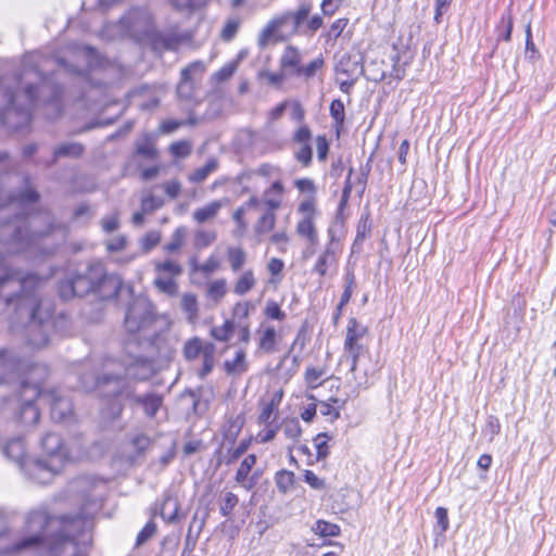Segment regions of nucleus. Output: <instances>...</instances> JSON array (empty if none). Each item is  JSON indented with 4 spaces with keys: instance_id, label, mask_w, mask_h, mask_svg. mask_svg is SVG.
I'll use <instances>...</instances> for the list:
<instances>
[{
    "instance_id": "nucleus-44",
    "label": "nucleus",
    "mask_w": 556,
    "mask_h": 556,
    "mask_svg": "<svg viewBox=\"0 0 556 556\" xmlns=\"http://www.w3.org/2000/svg\"><path fill=\"white\" fill-rule=\"evenodd\" d=\"M281 427L286 438L292 441H296L302 434V428L296 418L286 419Z\"/></svg>"
},
{
    "instance_id": "nucleus-35",
    "label": "nucleus",
    "mask_w": 556,
    "mask_h": 556,
    "mask_svg": "<svg viewBox=\"0 0 556 556\" xmlns=\"http://www.w3.org/2000/svg\"><path fill=\"white\" fill-rule=\"evenodd\" d=\"M276 224V212L265 210L254 226L257 235H265L274 229Z\"/></svg>"
},
{
    "instance_id": "nucleus-63",
    "label": "nucleus",
    "mask_w": 556,
    "mask_h": 556,
    "mask_svg": "<svg viewBox=\"0 0 556 556\" xmlns=\"http://www.w3.org/2000/svg\"><path fill=\"white\" fill-rule=\"evenodd\" d=\"M277 412H278V408L274 406V404H270V403H266L263 408H262V412L260 413L258 415V424H263V425H266V426H270V418L273 416L276 417L277 415Z\"/></svg>"
},
{
    "instance_id": "nucleus-59",
    "label": "nucleus",
    "mask_w": 556,
    "mask_h": 556,
    "mask_svg": "<svg viewBox=\"0 0 556 556\" xmlns=\"http://www.w3.org/2000/svg\"><path fill=\"white\" fill-rule=\"evenodd\" d=\"M237 64L235 62L224 65L219 71L213 75V79L216 83H223L228 80L235 73Z\"/></svg>"
},
{
    "instance_id": "nucleus-31",
    "label": "nucleus",
    "mask_w": 556,
    "mask_h": 556,
    "mask_svg": "<svg viewBox=\"0 0 556 556\" xmlns=\"http://www.w3.org/2000/svg\"><path fill=\"white\" fill-rule=\"evenodd\" d=\"M39 199L38 192L29 186L28 178L25 179V188L18 193H14L10 197L11 203H17L21 206L37 202Z\"/></svg>"
},
{
    "instance_id": "nucleus-4",
    "label": "nucleus",
    "mask_w": 556,
    "mask_h": 556,
    "mask_svg": "<svg viewBox=\"0 0 556 556\" xmlns=\"http://www.w3.org/2000/svg\"><path fill=\"white\" fill-rule=\"evenodd\" d=\"M27 525L30 530H36L37 528L42 530L48 527L55 530L56 533L46 539L41 535L23 539L12 546L1 548V553L10 554L33 546L45 545L51 556H75V536L84 526V520L80 517L48 518L45 513L35 511L28 516Z\"/></svg>"
},
{
    "instance_id": "nucleus-48",
    "label": "nucleus",
    "mask_w": 556,
    "mask_h": 556,
    "mask_svg": "<svg viewBox=\"0 0 556 556\" xmlns=\"http://www.w3.org/2000/svg\"><path fill=\"white\" fill-rule=\"evenodd\" d=\"M232 332H233V324L230 320L225 321L224 325H222L219 327H213L211 329V336L215 340L222 341V342H227L230 339Z\"/></svg>"
},
{
    "instance_id": "nucleus-3",
    "label": "nucleus",
    "mask_w": 556,
    "mask_h": 556,
    "mask_svg": "<svg viewBox=\"0 0 556 556\" xmlns=\"http://www.w3.org/2000/svg\"><path fill=\"white\" fill-rule=\"evenodd\" d=\"M42 282L36 275H23L22 271L5 266L0 254V291H14L5 296L7 306L13 309L16 320L25 325L27 344L34 349L48 344L47 329L53 315L51 305L39 296Z\"/></svg>"
},
{
    "instance_id": "nucleus-57",
    "label": "nucleus",
    "mask_w": 556,
    "mask_h": 556,
    "mask_svg": "<svg viewBox=\"0 0 556 556\" xmlns=\"http://www.w3.org/2000/svg\"><path fill=\"white\" fill-rule=\"evenodd\" d=\"M264 314L266 317L275 320H283L286 318V313L281 311L275 301H267Z\"/></svg>"
},
{
    "instance_id": "nucleus-8",
    "label": "nucleus",
    "mask_w": 556,
    "mask_h": 556,
    "mask_svg": "<svg viewBox=\"0 0 556 556\" xmlns=\"http://www.w3.org/2000/svg\"><path fill=\"white\" fill-rule=\"evenodd\" d=\"M157 319L153 303L146 296H137L129 304L124 326L129 333L144 332L152 328Z\"/></svg>"
},
{
    "instance_id": "nucleus-9",
    "label": "nucleus",
    "mask_w": 556,
    "mask_h": 556,
    "mask_svg": "<svg viewBox=\"0 0 556 556\" xmlns=\"http://www.w3.org/2000/svg\"><path fill=\"white\" fill-rule=\"evenodd\" d=\"M76 285L77 296H84L89 292H96L99 283L109 286L113 290L119 285V277L108 275L102 264L96 263L89 265L84 273L73 276Z\"/></svg>"
},
{
    "instance_id": "nucleus-24",
    "label": "nucleus",
    "mask_w": 556,
    "mask_h": 556,
    "mask_svg": "<svg viewBox=\"0 0 556 556\" xmlns=\"http://www.w3.org/2000/svg\"><path fill=\"white\" fill-rule=\"evenodd\" d=\"M336 263V251L333 249V236L331 237L330 242L326 245L323 253L318 256L317 262L315 264L314 270L320 275L325 276L328 268Z\"/></svg>"
},
{
    "instance_id": "nucleus-62",
    "label": "nucleus",
    "mask_w": 556,
    "mask_h": 556,
    "mask_svg": "<svg viewBox=\"0 0 556 556\" xmlns=\"http://www.w3.org/2000/svg\"><path fill=\"white\" fill-rule=\"evenodd\" d=\"M330 115L337 124H343L344 122V104L341 100H333L330 104Z\"/></svg>"
},
{
    "instance_id": "nucleus-38",
    "label": "nucleus",
    "mask_w": 556,
    "mask_h": 556,
    "mask_svg": "<svg viewBox=\"0 0 556 556\" xmlns=\"http://www.w3.org/2000/svg\"><path fill=\"white\" fill-rule=\"evenodd\" d=\"M255 286L254 274L251 269L245 270L238 279L233 287V292L238 295H243L253 289Z\"/></svg>"
},
{
    "instance_id": "nucleus-1",
    "label": "nucleus",
    "mask_w": 556,
    "mask_h": 556,
    "mask_svg": "<svg viewBox=\"0 0 556 556\" xmlns=\"http://www.w3.org/2000/svg\"><path fill=\"white\" fill-rule=\"evenodd\" d=\"M60 65L68 72H81L71 67L63 59L47 58L40 52L26 54L22 60V70L13 78V86L0 83V96L7 100L2 113V123L14 130L27 126L31 117V109L39 103H53L60 111L58 99L62 89L52 77L46 73H54V66Z\"/></svg>"
},
{
    "instance_id": "nucleus-45",
    "label": "nucleus",
    "mask_w": 556,
    "mask_h": 556,
    "mask_svg": "<svg viewBox=\"0 0 556 556\" xmlns=\"http://www.w3.org/2000/svg\"><path fill=\"white\" fill-rule=\"evenodd\" d=\"M241 26V20L239 17H231L227 20L222 31L220 38L224 41L232 40Z\"/></svg>"
},
{
    "instance_id": "nucleus-12",
    "label": "nucleus",
    "mask_w": 556,
    "mask_h": 556,
    "mask_svg": "<svg viewBox=\"0 0 556 556\" xmlns=\"http://www.w3.org/2000/svg\"><path fill=\"white\" fill-rule=\"evenodd\" d=\"M3 454L7 458L14 462L21 469L27 470L34 478L31 462L26 456V447L21 438L10 440L3 447Z\"/></svg>"
},
{
    "instance_id": "nucleus-26",
    "label": "nucleus",
    "mask_w": 556,
    "mask_h": 556,
    "mask_svg": "<svg viewBox=\"0 0 556 556\" xmlns=\"http://www.w3.org/2000/svg\"><path fill=\"white\" fill-rule=\"evenodd\" d=\"M134 401L143 407L148 417H153L162 405V397L156 394L136 395Z\"/></svg>"
},
{
    "instance_id": "nucleus-29",
    "label": "nucleus",
    "mask_w": 556,
    "mask_h": 556,
    "mask_svg": "<svg viewBox=\"0 0 556 556\" xmlns=\"http://www.w3.org/2000/svg\"><path fill=\"white\" fill-rule=\"evenodd\" d=\"M222 206V201H213L205 206L195 210L192 214V217L199 224L206 223L216 217Z\"/></svg>"
},
{
    "instance_id": "nucleus-36",
    "label": "nucleus",
    "mask_w": 556,
    "mask_h": 556,
    "mask_svg": "<svg viewBox=\"0 0 556 556\" xmlns=\"http://www.w3.org/2000/svg\"><path fill=\"white\" fill-rule=\"evenodd\" d=\"M181 309L187 314L189 321H194L199 316L198 300L193 293H185L180 300Z\"/></svg>"
},
{
    "instance_id": "nucleus-19",
    "label": "nucleus",
    "mask_w": 556,
    "mask_h": 556,
    "mask_svg": "<svg viewBox=\"0 0 556 556\" xmlns=\"http://www.w3.org/2000/svg\"><path fill=\"white\" fill-rule=\"evenodd\" d=\"M255 464L256 456L254 454H250L241 462L236 472V482L242 485L245 490H251L255 484L253 479L248 480L249 473Z\"/></svg>"
},
{
    "instance_id": "nucleus-60",
    "label": "nucleus",
    "mask_w": 556,
    "mask_h": 556,
    "mask_svg": "<svg viewBox=\"0 0 556 556\" xmlns=\"http://www.w3.org/2000/svg\"><path fill=\"white\" fill-rule=\"evenodd\" d=\"M324 64V61L321 59H316L309 62L306 66H300L298 70L296 75L298 76H305V77H312L315 75L317 70H319Z\"/></svg>"
},
{
    "instance_id": "nucleus-2",
    "label": "nucleus",
    "mask_w": 556,
    "mask_h": 556,
    "mask_svg": "<svg viewBox=\"0 0 556 556\" xmlns=\"http://www.w3.org/2000/svg\"><path fill=\"white\" fill-rule=\"evenodd\" d=\"M48 374L46 365L22 359L7 351L0 352V384L20 386L21 397L24 401L22 421H29L33 425L38 422L40 413L34 404L37 397L50 405L51 417L55 421H64L72 415V402L61 391L41 390L40 383L47 379Z\"/></svg>"
},
{
    "instance_id": "nucleus-5",
    "label": "nucleus",
    "mask_w": 556,
    "mask_h": 556,
    "mask_svg": "<svg viewBox=\"0 0 556 556\" xmlns=\"http://www.w3.org/2000/svg\"><path fill=\"white\" fill-rule=\"evenodd\" d=\"M51 233H58L63 239L65 229L61 226L54 227L49 214L31 216L21 224H7L1 230V237L11 236L7 253H18L35 248L51 254L54 247L40 244V241L46 240Z\"/></svg>"
},
{
    "instance_id": "nucleus-50",
    "label": "nucleus",
    "mask_w": 556,
    "mask_h": 556,
    "mask_svg": "<svg viewBox=\"0 0 556 556\" xmlns=\"http://www.w3.org/2000/svg\"><path fill=\"white\" fill-rule=\"evenodd\" d=\"M328 440H329V435L326 432L318 433L314 438L318 460H323L329 455V446L327 443Z\"/></svg>"
},
{
    "instance_id": "nucleus-55",
    "label": "nucleus",
    "mask_w": 556,
    "mask_h": 556,
    "mask_svg": "<svg viewBox=\"0 0 556 556\" xmlns=\"http://www.w3.org/2000/svg\"><path fill=\"white\" fill-rule=\"evenodd\" d=\"M226 293V281L218 279L210 283L207 294L214 301H219Z\"/></svg>"
},
{
    "instance_id": "nucleus-23",
    "label": "nucleus",
    "mask_w": 556,
    "mask_h": 556,
    "mask_svg": "<svg viewBox=\"0 0 556 556\" xmlns=\"http://www.w3.org/2000/svg\"><path fill=\"white\" fill-rule=\"evenodd\" d=\"M258 349L267 354L275 352L277 333L273 326H264L257 330Z\"/></svg>"
},
{
    "instance_id": "nucleus-11",
    "label": "nucleus",
    "mask_w": 556,
    "mask_h": 556,
    "mask_svg": "<svg viewBox=\"0 0 556 556\" xmlns=\"http://www.w3.org/2000/svg\"><path fill=\"white\" fill-rule=\"evenodd\" d=\"M216 348L213 343H203V341L194 337L189 339L184 344V356L187 361H194L202 355V367L199 369L198 375L204 379L214 368Z\"/></svg>"
},
{
    "instance_id": "nucleus-43",
    "label": "nucleus",
    "mask_w": 556,
    "mask_h": 556,
    "mask_svg": "<svg viewBox=\"0 0 556 556\" xmlns=\"http://www.w3.org/2000/svg\"><path fill=\"white\" fill-rule=\"evenodd\" d=\"M186 235V228L178 227L172 235L170 241L164 245V250L168 253L178 251L185 242Z\"/></svg>"
},
{
    "instance_id": "nucleus-39",
    "label": "nucleus",
    "mask_w": 556,
    "mask_h": 556,
    "mask_svg": "<svg viewBox=\"0 0 556 556\" xmlns=\"http://www.w3.org/2000/svg\"><path fill=\"white\" fill-rule=\"evenodd\" d=\"M154 286L163 293L169 296H176L178 294V283L174 278L166 276H157L154 279Z\"/></svg>"
},
{
    "instance_id": "nucleus-6",
    "label": "nucleus",
    "mask_w": 556,
    "mask_h": 556,
    "mask_svg": "<svg viewBox=\"0 0 556 556\" xmlns=\"http://www.w3.org/2000/svg\"><path fill=\"white\" fill-rule=\"evenodd\" d=\"M153 30L151 13L144 8H135L121 17L118 23L108 25L103 34L109 39L129 37L135 41H148Z\"/></svg>"
},
{
    "instance_id": "nucleus-51",
    "label": "nucleus",
    "mask_w": 556,
    "mask_h": 556,
    "mask_svg": "<svg viewBox=\"0 0 556 556\" xmlns=\"http://www.w3.org/2000/svg\"><path fill=\"white\" fill-rule=\"evenodd\" d=\"M59 293L60 296L66 301L77 296L76 285L73 277L60 282Z\"/></svg>"
},
{
    "instance_id": "nucleus-53",
    "label": "nucleus",
    "mask_w": 556,
    "mask_h": 556,
    "mask_svg": "<svg viewBox=\"0 0 556 556\" xmlns=\"http://www.w3.org/2000/svg\"><path fill=\"white\" fill-rule=\"evenodd\" d=\"M513 17L510 14L507 16H502L501 22L497 26L498 37L503 38L505 41L510 40L511 31H513Z\"/></svg>"
},
{
    "instance_id": "nucleus-18",
    "label": "nucleus",
    "mask_w": 556,
    "mask_h": 556,
    "mask_svg": "<svg viewBox=\"0 0 556 556\" xmlns=\"http://www.w3.org/2000/svg\"><path fill=\"white\" fill-rule=\"evenodd\" d=\"M285 191L283 185L276 180L263 192V204L267 211L276 212L281 206V195Z\"/></svg>"
},
{
    "instance_id": "nucleus-58",
    "label": "nucleus",
    "mask_w": 556,
    "mask_h": 556,
    "mask_svg": "<svg viewBox=\"0 0 556 556\" xmlns=\"http://www.w3.org/2000/svg\"><path fill=\"white\" fill-rule=\"evenodd\" d=\"M137 455L143 454L151 445V439L146 434H136L130 441Z\"/></svg>"
},
{
    "instance_id": "nucleus-20",
    "label": "nucleus",
    "mask_w": 556,
    "mask_h": 556,
    "mask_svg": "<svg viewBox=\"0 0 556 556\" xmlns=\"http://www.w3.org/2000/svg\"><path fill=\"white\" fill-rule=\"evenodd\" d=\"M391 61V71L389 75L395 79H402L405 75V67L408 65L410 61V56L405 51L401 53L395 46L392 48V53L390 54Z\"/></svg>"
},
{
    "instance_id": "nucleus-61",
    "label": "nucleus",
    "mask_w": 556,
    "mask_h": 556,
    "mask_svg": "<svg viewBox=\"0 0 556 556\" xmlns=\"http://www.w3.org/2000/svg\"><path fill=\"white\" fill-rule=\"evenodd\" d=\"M156 532V525L150 520L137 535V545H142L151 539Z\"/></svg>"
},
{
    "instance_id": "nucleus-42",
    "label": "nucleus",
    "mask_w": 556,
    "mask_h": 556,
    "mask_svg": "<svg viewBox=\"0 0 556 556\" xmlns=\"http://www.w3.org/2000/svg\"><path fill=\"white\" fill-rule=\"evenodd\" d=\"M313 531L320 536H338L340 534V527L325 520H318L313 526Z\"/></svg>"
},
{
    "instance_id": "nucleus-21",
    "label": "nucleus",
    "mask_w": 556,
    "mask_h": 556,
    "mask_svg": "<svg viewBox=\"0 0 556 556\" xmlns=\"http://www.w3.org/2000/svg\"><path fill=\"white\" fill-rule=\"evenodd\" d=\"M363 71L361 60L351 55H343L337 65V72L350 78L357 79L363 74Z\"/></svg>"
},
{
    "instance_id": "nucleus-49",
    "label": "nucleus",
    "mask_w": 556,
    "mask_h": 556,
    "mask_svg": "<svg viewBox=\"0 0 556 556\" xmlns=\"http://www.w3.org/2000/svg\"><path fill=\"white\" fill-rule=\"evenodd\" d=\"M294 483V473L288 470H280L276 475V484L277 488L283 492L287 493L290 491Z\"/></svg>"
},
{
    "instance_id": "nucleus-10",
    "label": "nucleus",
    "mask_w": 556,
    "mask_h": 556,
    "mask_svg": "<svg viewBox=\"0 0 556 556\" xmlns=\"http://www.w3.org/2000/svg\"><path fill=\"white\" fill-rule=\"evenodd\" d=\"M311 11V3H302L300 4L296 11L287 12L282 14L280 17L270 21L268 25L260 34L258 45L261 47H265L268 43L269 39L276 36L283 28V26L290 22H292L291 31L296 33L302 23L307 20Z\"/></svg>"
},
{
    "instance_id": "nucleus-13",
    "label": "nucleus",
    "mask_w": 556,
    "mask_h": 556,
    "mask_svg": "<svg viewBox=\"0 0 556 556\" xmlns=\"http://www.w3.org/2000/svg\"><path fill=\"white\" fill-rule=\"evenodd\" d=\"M186 38V36L174 31H157L154 29L148 42L155 51L176 50Z\"/></svg>"
},
{
    "instance_id": "nucleus-32",
    "label": "nucleus",
    "mask_w": 556,
    "mask_h": 556,
    "mask_svg": "<svg viewBox=\"0 0 556 556\" xmlns=\"http://www.w3.org/2000/svg\"><path fill=\"white\" fill-rule=\"evenodd\" d=\"M207 2L208 0H169L172 8L186 16L192 15Z\"/></svg>"
},
{
    "instance_id": "nucleus-33",
    "label": "nucleus",
    "mask_w": 556,
    "mask_h": 556,
    "mask_svg": "<svg viewBox=\"0 0 556 556\" xmlns=\"http://www.w3.org/2000/svg\"><path fill=\"white\" fill-rule=\"evenodd\" d=\"M344 405V400L331 397L328 402L321 401L319 403V412L323 416L328 417L330 421H333L340 417V409Z\"/></svg>"
},
{
    "instance_id": "nucleus-16",
    "label": "nucleus",
    "mask_w": 556,
    "mask_h": 556,
    "mask_svg": "<svg viewBox=\"0 0 556 556\" xmlns=\"http://www.w3.org/2000/svg\"><path fill=\"white\" fill-rule=\"evenodd\" d=\"M367 328L361 325L355 318L349 320L344 341V351L363 350L359 340L364 338Z\"/></svg>"
},
{
    "instance_id": "nucleus-25",
    "label": "nucleus",
    "mask_w": 556,
    "mask_h": 556,
    "mask_svg": "<svg viewBox=\"0 0 556 556\" xmlns=\"http://www.w3.org/2000/svg\"><path fill=\"white\" fill-rule=\"evenodd\" d=\"M218 166H219L218 160L216 157H210L206 161L205 165H203L202 167H199V168L194 169L193 172H191L188 175V179H189V181H191L193 184H201L204 180H206V178L211 174L216 172Z\"/></svg>"
},
{
    "instance_id": "nucleus-14",
    "label": "nucleus",
    "mask_w": 556,
    "mask_h": 556,
    "mask_svg": "<svg viewBox=\"0 0 556 556\" xmlns=\"http://www.w3.org/2000/svg\"><path fill=\"white\" fill-rule=\"evenodd\" d=\"M203 71L204 66L201 62H194L181 71L180 81L177 86V94L179 98L188 100L192 97L194 90L192 74L195 72L202 73Z\"/></svg>"
},
{
    "instance_id": "nucleus-37",
    "label": "nucleus",
    "mask_w": 556,
    "mask_h": 556,
    "mask_svg": "<svg viewBox=\"0 0 556 556\" xmlns=\"http://www.w3.org/2000/svg\"><path fill=\"white\" fill-rule=\"evenodd\" d=\"M154 269L157 273V276H166L170 278L178 277L182 274V267L178 263L170 260L156 262Z\"/></svg>"
},
{
    "instance_id": "nucleus-41",
    "label": "nucleus",
    "mask_w": 556,
    "mask_h": 556,
    "mask_svg": "<svg viewBox=\"0 0 556 556\" xmlns=\"http://www.w3.org/2000/svg\"><path fill=\"white\" fill-rule=\"evenodd\" d=\"M227 257L230 263V267L233 271H238L244 265L247 254L243 249L229 247L227 250Z\"/></svg>"
},
{
    "instance_id": "nucleus-17",
    "label": "nucleus",
    "mask_w": 556,
    "mask_h": 556,
    "mask_svg": "<svg viewBox=\"0 0 556 556\" xmlns=\"http://www.w3.org/2000/svg\"><path fill=\"white\" fill-rule=\"evenodd\" d=\"M153 372V364L147 358H138L125 369V376L131 379L146 380Z\"/></svg>"
},
{
    "instance_id": "nucleus-52",
    "label": "nucleus",
    "mask_w": 556,
    "mask_h": 556,
    "mask_svg": "<svg viewBox=\"0 0 556 556\" xmlns=\"http://www.w3.org/2000/svg\"><path fill=\"white\" fill-rule=\"evenodd\" d=\"M215 239V231L198 230L194 235V245L198 249H202L212 244Z\"/></svg>"
},
{
    "instance_id": "nucleus-15",
    "label": "nucleus",
    "mask_w": 556,
    "mask_h": 556,
    "mask_svg": "<svg viewBox=\"0 0 556 556\" xmlns=\"http://www.w3.org/2000/svg\"><path fill=\"white\" fill-rule=\"evenodd\" d=\"M125 379L116 375H103L96 381V389L105 397H115L123 393Z\"/></svg>"
},
{
    "instance_id": "nucleus-34",
    "label": "nucleus",
    "mask_w": 556,
    "mask_h": 556,
    "mask_svg": "<svg viewBox=\"0 0 556 556\" xmlns=\"http://www.w3.org/2000/svg\"><path fill=\"white\" fill-rule=\"evenodd\" d=\"M245 351L239 350L233 361H226L225 370L229 375H241L248 370V362L245 359Z\"/></svg>"
},
{
    "instance_id": "nucleus-64",
    "label": "nucleus",
    "mask_w": 556,
    "mask_h": 556,
    "mask_svg": "<svg viewBox=\"0 0 556 556\" xmlns=\"http://www.w3.org/2000/svg\"><path fill=\"white\" fill-rule=\"evenodd\" d=\"M501 431V424L494 416H489L484 427V433L489 435V440L492 441L495 435Z\"/></svg>"
},
{
    "instance_id": "nucleus-46",
    "label": "nucleus",
    "mask_w": 556,
    "mask_h": 556,
    "mask_svg": "<svg viewBox=\"0 0 556 556\" xmlns=\"http://www.w3.org/2000/svg\"><path fill=\"white\" fill-rule=\"evenodd\" d=\"M243 425H244V417L242 415H237L236 417L229 418L227 421V428L225 430L226 438L236 440V438L240 433Z\"/></svg>"
},
{
    "instance_id": "nucleus-28",
    "label": "nucleus",
    "mask_w": 556,
    "mask_h": 556,
    "mask_svg": "<svg viewBox=\"0 0 556 556\" xmlns=\"http://www.w3.org/2000/svg\"><path fill=\"white\" fill-rule=\"evenodd\" d=\"M84 153V146L78 142L62 143L53 151L52 163L61 157H79Z\"/></svg>"
},
{
    "instance_id": "nucleus-22",
    "label": "nucleus",
    "mask_w": 556,
    "mask_h": 556,
    "mask_svg": "<svg viewBox=\"0 0 556 556\" xmlns=\"http://www.w3.org/2000/svg\"><path fill=\"white\" fill-rule=\"evenodd\" d=\"M301 54L299 50L292 46L286 48L281 59L280 66L286 74H295L301 66Z\"/></svg>"
},
{
    "instance_id": "nucleus-40",
    "label": "nucleus",
    "mask_w": 556,
    "mask_h": 556,
    "mask_svg": "<svg viewBox=\"0 0 556 556\" xmlns=\"http://www.w3.org/2000/svg\"><path fill=\"white\" fill-rule=\"evenodd\" d=\"M239 502L238 496L232 492H225L219 497V510L224 517H230L233 508Z\"/></svg>"
},
{
    "instance_id": "nucleus-54",
    "label": "nucleus",
    "mask_w": 556,
    "mask_h": 556,
    "mask_svg": "<svg viewBox=\"0 0 556 556\" xmlns=\"http://www.w3.org/2000/svg\"><path fill=\"white\" fill-rule=\"evenodd\" d=\"M369 232L370 225L368 224V217H362L357 224L356 237L353 242V249L361 245Z\"/></svg>"
},
{
    "instance_id": "nucleus-30",
    "label": "nucleus",
    "mask_w": 556,
    "mask_h": 556,
    "mask_svg": "<svg viewBox=\"0 0 556 556\" xmlns=\"http://www.w3.org/2000/svg\"><path fill=\"white\" fill-rule=\"evenodd\" d=\"M296 233L303 238H306L313 247L318 243V233L314 224V219L311 217H303L298 223Z\"/></svg>"
},
{
    "instance_id": "nucleus-56",
    "label": "nucleus",
    "mask_w": 556,
    "mask_h": 556,
    "mask_svg": "<svg viewBox=\"0 0 556 556\" xmlns=\"http://www.w3.org/2000/svg\"><path fill=\"white\" fill-rule=\"evenodd\" d=\"M325 375V370L317 367H308L305 371V381L311 389L319 387V379Z\"/></svg>"
},
{
    "instance_id": "nucleus-27",
    "label": "nucleus",
    "mask_w": 556,
    "mask_h": 556,
    "mask_svg": "<svg viewBox=\"0 0 556 556\" xmlns=\"http://www.w3.org/2000/svg\"><path fill=\"white\" fill-rule=\"evenodd\" d=\"M136 152L148 160H155L157 157L159 153L155 148V141L151 135L144 134L137 140Z\"/></svg>"
},
{
    "instance_id": "nucleus-7",
    "label": "nucleus",
    "mask_w": 556,
    "mask_h": 556,
    "mask_svg": "<svg viewBox=\"0 0 556 556\" xmlns=\"http://www.w3.org/2000/svg\"><path fill=\"white\" fill-rule=\"evenodd\" d=\"M42 450L49 459H34L31 462L34 479L39 482H48L53 475L58 473L64 466L66 452L62 439L53 432L46 433L40 441Z\"/></svg>"
},
{
    "instance_id": "nucleus-47",
    "label": "nucleus",
    "mask_w": 556,
    "mask_h": 556,
    "mask_svg": "<svg viewBox=\"0 0 556 556\" xmlns=\"http://www.w3.org/2000/svg\"><path fill=\"white\" fill-rule=\"evenodd\" d=\"M169 152L178 159L187 157L192 152V142L189 140L176 141L169 146Z\"/></svg>"
}]
</instances>
